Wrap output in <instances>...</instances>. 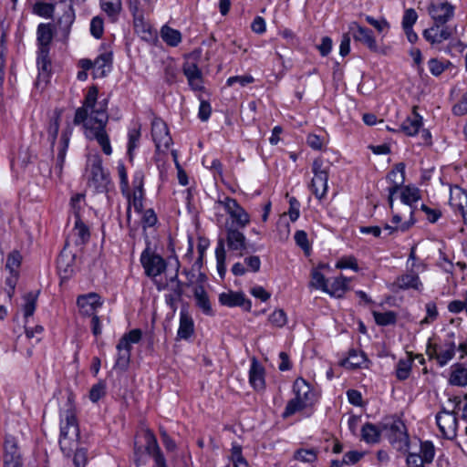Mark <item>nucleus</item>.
Segmentation results:
<instances>
[{
  "mask_svg": "<svg viewBox=\"0 0 467 467\" xmlns=\"http://www.w3.org/2000/svg\"><path fill=\"white\" fill-rule=\"evenodd\" d=\"M121 0H100L101 9L110 17H114L121 11Z\"/></svg>",
  "mask_w": 467,
  "mask_h": 467,
  "instance_id": "41",
  "label": "nucleus"
},
{
  "mask_svg": "<svg viewBox=\"0 0 467 467\" xmlns=\"http://www.w3.org/2000/svg\"><path fill=\"white\" fill-rule=\"evenodd\" d=\"M252 82H254V78L250 75L234 76L227 79V85L229 87H232L236 83H238L242 87H244Z\"/></svg>",
  "mask_w": 467,
  "mask_h": 467,
  "instance_id": "60",
  "label": "nucleus"
},
{
  "mask_svg": "<svg viewBox=\"0 0 467 467\" xmlns=\"http://www.w3.org/2000/svg\"><path fill=\"white\" fill-rule=\"evenodd\" d=\"M450 202L452 206L457 207L464 223H467V191L457 187L456 191L451 192Z\"/></svg>",
  "mask_w": 467,
  "mask_h": 467,
  "instance_id": "23",
  "label": "nucleus"
},
{
  "mask_svg": "<svg viewBox=\"0 0 467 467\" xmlns=\"http://www.w3.org/2000/svg\"><path fill=\"white\" fill-rule=\"evenodd\" d=\"M140 263L149 277L161 275L167 267L165 260L148 245L140 254Z\"/></svg>",
  "mask_w": 467,
  "mask_h": 467,
  "instance_id": "9",
  "label": "nucleus"
},
{
  "mask_svg": "<svg viewBox=\"0 0 467 467\" xmlns=\"http://www.w3.org/2000/svg\"><path fill=\"white\" fill-rule=\"evenodd\" d=\"M375 322L379 326H389L394 325L397 322V314L394 311L387 312H373Z\"/></svg>",
  "mask_w": 467,
  "mask_h": 467,
  "instance_id": "40",
  "label": "nucleus"
},
{
  "mask_svg": "<svg viewBox=\"0 0 467 467\" xmlns=\"http://www.w3.org/2000/svg\"><path fill=\"white\" fill-rule=\"evenodd\" d=\"M418 18V15L413 8H409L405 11L403 18H402V26L403 27H412L416 23Z\"/></svg>",
  "mask_w": 467,
  "mask_h": 467,
  "instance_id": "62",
  "label": "nucleus"
},
{
  "mask_svg": "<svg viewBox=\"0 0 467 467\" xmlns=\"http://www.w3.org/2000/svg\"><path fill=\"white\" fill-rule=\"evenodd\" d=\"M74 458L73 462L75 467H85L88 458H87V451L85 449H78V447L74 450Z\"/></svg>",
  "mask_w": 467,
  "mask_h": 467,
  "instance_id": "61",
  "label": "nucleus"
},
{
  "mask_svg": "<svg viewBox=\"0 0 467 467\" xmlns=\"http://www.w3.org/2000/svg\"><path fill=\"white\" fill-rule=\"evenodd\" d=\"M295 398L290 400L283 412V417L287 418L296 412L312 406L317 401V395L311 386L302 378L295 380L293 385Z\"/></svg>",
  "mask_w": 467,
  "mask_h": 467,
  "instance_id": "4",
  "label": "nucleus"
},
{
  "mask_svg": "<svg viewBox=\"0 0 467 467\" xmlns=\"http://www.w3.org/2000/svg\"><path fill=\"white\" fill-rule=\"evenodd\" d=\"M99 90L96 86L88 88L82 107L77 109L74 124H83L87 137L96 139L106 155L112 153L109 136L105 127L109 120L108 99L98 100Z\"/></svg>",
  "mask_w": 467,
  "mask_h": 467,
  "instance_id": "1",
  "label": "nucleus"
},
{
  "mask_svg": "<svg viewBox=\"0 0 467 467\" xmlns=\"http://www.w3.org/2000/svg\"><path fill=\"white\" fill-rule=\"evenodd\" d=\"M143 437L145 440V450L147 453L152 458L162 454V451L158 444L156 436L150 429L143 430Z\"/></svg>",
  "mask_w": 467,
  "mask_h": 467,
  "instance_id": "29",
  "label": "nucleus"
},
{
  "mask_svg": "<svg viewBox=\"0 0 467 467\" xmlns=\"http://www.w3.org/2000/svg\"><path fill=\"white\" fill-rule=\"evenodd\" d=\"M63 16L58 18L57 26L64 37H67L70 27L75 20V13L71 5H67Z\"/></svg>",
  "mask_w": 467,
  "mask_h": 467,
  "instance_id": "30",
  "label": "nucleus"
},
{
  "mask_svg": "<svg viewBox=\"0 0 467 467\" xmlns=\"http://www.w3.org/2000/svg\"><path fill=\"white\" fill-rule=\"evenodd\" d=\"M226 244L230 250L239 252L243 254V251L246 249V238L244 234L233 225L226 223Z\"/></svg>",
  "mask_w": 467,
  "mask_h": 467,
  "instance_id": "17",
  "label": "nucleus"
},
{
  "mask_svg": "<svg viewBox=\"0 0 467 467\" xmlns=\"http://www.w3.org/2000/svg\"><path fill=\"white\" fill-rule=\"evenodd\" d=\"M436 423L444 438L452 440L456 437L458 420L453 410L442 408L436 415Z\"/></svg>",
  "mask_w": 467,
  "mask_h": 467,
  "instance_id": "11",
  "label": "nucleus"
},
{
  "mask_svg": "<svg viewBox=\"0 0 467 467\" xmlns=\"http://www.w3.org/2000/svg\"><path fill=\"white\" fill-rule=\"evenodd\" d=\"M311 285L316 288L323 290L324 292L328 291V282L324 275L318 270H314L312 272Z\"/></svg>",
  "mask_w": 467,
  "mask_h": 467,
  "instance_id": "49",
  "label": "nucleus"
},
{
  "mask_svg": "<svg viewBox=\"0 0 467 467\" xmlns=\"http://www.w3.org/2000/svg\"><path fill=\"white\" fill-rule=\"evenodd\" d=\"M193 320L185 309H182L180 314V326L177 337L180 339H188L193 333Z\"/></svg>",
  "mask_w": 467,
  "mask_h": 467,
  "instance_id": "22",
  "label": "nucleus"
},
{
  "mask_svg": "<svg viewBox=\"0 0 467 467\" xmlns=\"http://www.w3.org/2000/svg\"><path fill=\"white\" fill-rule=\"evenodd\" d=\"M268 320L273 326L283 327L287 322V317L283 309H277L269 316Z\"/></svg>",
  "mask_w": 467,
  "mask_h": 467,
  "instance_id": "51",
  "label": "nucleus"
},
{
  "mask_svg": "<svg viewBox=\"0 0 467 467\" xmlns=\"http://www.w3.org/2000/svg\"><path fill=\"white\" fill-rule=\"evenodd\" d=\"M295 459L303 462H313L317 459V451L314 449H300L295 452Z\"/></svg>",
  "mask_w": 467,
  "mask_h": 467,
  "instance_id": "50",
  "label": "nucleus"
},
{
  "mask_svg": "<svg viewBox=\"0 0 467 467\" xmlns=\"http://www.w3.org/2000/svg\"><path fill=\"white\" fill-rule=\"evenodd\" d=\"M349 280L343 275H339L335 277L334 280L328 284V293L329 295L336 297H342L348 289V284Z\"/></svg>",
  "mask_w": 467,
  "mask_h": 467,
  "instance_id": "31",
  "label": "nucleus"
},
{
  "mask_svg": "<svg viewBox=\"0 0 467 467\" xmlns=\"http://www.w3.org/2000/svg\"><path fill=\"white\" fill-rule=\"evenodd\" d=\"M215 256H216V262H217V270H218L220 276L223 278L226 272L225 241L223 238H220L218 240L217 247L215 249Z\"/></svg>",
  "mask_w": 467,
  "mask_h": 467,
  "instance_id": "33",
  "label": "nucleus"
},
{
  "mask_svg": "<svg viewBox=\"0 0 467 467\" xmlns=\"http://www.w3.org/2000/svg\"><path fill=\"white\" fill-rule=\"evenodd\" d=\"M387 179L390 181L392 186L389 188L400 189V187L404 182V165L402 163H399L396 167L389 172Z\"/></svg>",
  "mask_w": 467,
  "mask_h": 467,
  "instance_id": "39",
  "label": "nucleus"
},
{
  "mask_svg": "<svg viewBox=\"0 0 467 467\" xmlns=\"http://www.w3.org/2000/svg\"><path fill=\"white\" fill-rule=\"evenodd\" d=\"M79 428L76 412L71 404L65 411L60 421L59 446L62 452L69 457L78 445Z\"/></svg>",
  "mask_w": 467,
  "mask_h": 467,
  "instance_id": "3",
  "label": "nucleus"
},
{
  "mask_svg": "<svg viewBox=\"0 0 467 467\" xmlns=\"http://www.w3.org/2000/svg\"><path fill=\"white\" fill-rule=\"evenodd\" d=\"M151 136L158 151L167 150L172 142L166 123L160 119L151 123Z\"/></svg>",
  "mask_w": 467,
  "mask_h": 467,
  "instance_id": "12",
  "label": "nucleus"
},
{
  "mask_svg": "<svg viewBox=\"0 0 467 467\" xmlns=\"http://www.w3.org/2000/svg\"><path fill=\"white\" fill-rule=\"evenodd\" d=\"M133 23L138 33L150 34V26L145 23L142 14H134Z\"/></svg>",
  "mask_w": 467,
  "mask_h": 467,
  "instance_id": "57",
  "label": "nucleus"
},
{
  "mask_svg": "<svg viewBox=\"0 0 467 467\" xmlns=\"http://www.w3.org/2000/svg\"><path fill=\"white\" fill-rule=\"evenodd\" d=\"M24 299V316L26 318L31 317L36 310V296L29 293L25 296Z\"/></svg>",
  "mask_w": 467,
  "mask_h": 467,
  "instance_id": "53",
  "label": "nucleus"
},
{
  "mask_svg": "<svg viewBox=\"0 0 467 467\" xmlns=\"http://www.w3.org/2000/svg\"><path fill=\"white\" fill-rule=\"evenodd\" d=\"M428 13L433 24L446 25L454 16V6L449 2L431 3L428 7Z\"/></svg>",
  "mask_w": 467,
  "mask_h": 467,
  "instance_id": "13",
  "label": "nucleus"
},
{
  "mask_svg": "<svg viewBox=\"0 0 467 467\" xmlns=\"http://www.w3.org/2000/svg\"><path fill=\"white\" fill-rule=\"evenodd\" d=\"M55 5L49 3L37 2L34 5V13L45 18H52Z\"/></svg>",
  "mask_w": 467,
  "mask_h": 467,
  "instance_id": "44",
  "label": "nucleus"
},
{
  "mask_svg": "<svg viewBox=\"0 0 467 467\" xmlns=\"http://www.w3.org/2000/svg\"><path fill=\"white\" fill-rule=\"evenodd\" d=\"M104 32V22L99 16H95L90 22V33L96 38H100Z\"/></svg>",
  "mask_w": 467,
  "mask_h": 467,
  "instance_id": "55",
  "label": "nucleus"
},
{
  "mask_svg": "<svg viewBox=\"0 0 467 467\" xmlns=\"http://www.w3.org/2000/svg\"><path fill=\"white\" fill-rule=\"evenodd\" d=\"M178 269L179 263L177 262V268L173 275L170 276L165 282H156V287L159 291L169 290V293L165 296V302L173 311L177 309V304L182 299L184 285L178 279Z\"/></svg>",
  "mask_w": 467,
  "mask_h": 467,
  "instance_id": "6",
  "label": "nucleus"
},
{
  "mask_svg": "<svg viewBox=\"0 0 467 467\" xmlns=\"http://www.w3.org/2000/svg\"><path fill=\"white\" fill-rule=\"evenodd\" d=\"M217 203L229 214L233 220L231 225L234 227L235 225L236 228L244 229L250 223V215L235 199L226 196L219 199Z\"/></svg>",
  "mask_w": 467,
  "mask_h": 467,
  "instance_id": "7",
  "label": "nucleus"
},
{
  "mask_svg": "<svg viewBox=\"0 0 467 467\" xmlns=\"http://www.w3.org/2000/svg\"><path fill=\"white\" fill-rule=\"evenodd\" d=\"M106 393V385L103 382H99L92 386L89 391V399L93 402L99 401Z\"/></svg>",
  "mask_w": 467,
  "mask_h": 467,
  "instance_id": "56",
  "label": "nucleus"
},
{
  "mask_svg": "<svg viewBox=\"0 0 467 467\" xmlns=\"http://www.w3.org/2000/svg\"><path fill=\"white\" fill-rule=\"evenodd\" d=\"M77 304L84 315H93L94 310L101 306L99 296L95 293L80 296L78 297Z\"/></svg>",
  "mask_w": 467,
  "mask_h": 467,
  "instance_id": "20",
  "label": "nucleus"
},
{
  "mask_svg": "<svg viewBox=\"0 0 467 467\" xmlns=\"http://www.w3.org/2000/svg\"><path fill=\"white\" fill-rule=\"evenodd\" d=\"M426 313H427V316L425 317L424 319H422L420 321V325L429 324L437 318L438 310H437L436 304L433 302H429L426 305Z\"/></svg>",
  "mask_w": 467,
  "mask_h": 467,
  "instance_id": "58",
  "label": "nucleus"
},
{
  "mask_svg": "<svg viewBox=\"0 0 467 467\" xmlns=\"http://www.w3.org/2000/svg\"><path fill=\"white\" fill-rule=\"evenodd\" d=\"M418 454L426 464L432 462L435 455V449L432 442L429 441H421L420 453Z\"/></svg>",
  "mask_w": 467,
  "mask_h": 467,
  "instance_id": "43",
  "label": "nucleus"
},
{
  "mask_svg": "<svg viewBox=\"0 0 467 467\" xmlns=\"http://www.w3.org/2000/svg\"><path fill=\"white\" fill-rule=\"evenodd\" d=\"M4 449V467H23L22 455L15 438L6 437Z\"/></svg>",
  "mask_w": 467,
  "mask_h": 467,
  "instance_id": "14",
  "label": "nucleus"
},
{
  "mask_svg": "<svg viewBox=\"0 0 467 467\" xmlns=\"http://www.w3.org/2000/svg\"><path fill=\"white\" fill-rule=\"evenodd\" d=\"M411 369L410 359H400L397 364L396 375L400 380H404L409 378Z\"/></svg>",
  "mask_w": 467,
  "mask_h": 467,
  "instance_id": "47",
  "label": "nucleus"
},
{
  "mask_svg": "<svg viewBox=\"0 0 467 467\" xmlns=\"http://www.w3.org/2000/svg\"><path fill=\"white\" fill-rule=\"evenodd\" d=\"M219 302L223 306L228 307L242 306L246 311H250L252 307L251 301L245 298L243 292H224L219 295Z\"/></svg>",
  "mask_w": 467,
  "mask_h": 467,
  "instance_id": "18",
  "label": "nucleus"
},
{
  "mask_svg": "<svg viewBox=\"0 0 467 467\" xmlns=\"http://www.w3.org/2000/svg\"><path fill=\"white\" fill-rule=\"evenodd\" d=\"M21 264V256L18 253H12L8 255L5 267L9 269L10 274L16 273V269Z\"/></svg>",
  "mask_w": 467,
  "mask_h": 467,
  "instance_id": "59",
  "label": "nucleus"
},
{
  "mask_svg": "<svg viewBox=\"0 0 467 467\" xmlns=\"http://www.w3.org/2000/svg\"><path fill=\"white\" fill-rule=\"evenodd\" d=\"M73 258H68L65 254L61 253L57 258V265L60 275L64 278H67L73 272L71 262Z\"/></svg>",
  "mask_w": 467,
  "mask_h": 467,
  "instance_id": "42",
  "label": "nucleus"
},
{
  "mask_svg": "<svg viewBox=\"0 0 467 467\" xmlns=\"http://www.w3.org/2000/svg\"><path fill=\"white\" fill-rule=\"evenodd\" d=\"M87 169L89 172V185H92L97 191H104L109 182V177L103 170L100 157L99 155L92 156L88 160Z\"/></svg>",
  "mask_w": 467,
  "mask_h": 467,
  "instance_id": "10",
  "label": "nucleus"
},
{
  "mask_svg": "<svg viewBox=\"0 0 467 467\" xmlns=\"http://www.w3.org/2000/svg\"><path fill=\"white\" fill-rule=\"evenodd\" d=\"M366 361V356L363 352L355 349L349 351L348 357L342 361V365L348 368H359Z\"/></svg>",
  "mask_w": 467,
  "mask_h": 467,
  "instance_id": "38",
  "label": "nucleus"
},
{
  "mask_svg": "<svg viewBox=\"0 0 467 467\" xmlns=\"http://www.w3.org/2000/svg\"><path fill=\"white\" fill-rule=\"evenodd\" d=\"M194 298L196 305L202 310L206 315L212 314V306L206 291L202 285H197L193 290Z\"/></svg>",
  "mask_w": 467,
  "mask_h": 467,
  "instance_id": "32",
  "label": "nucleus"
},
{
  "mask_svg": "<svg viewBox=\"0 0 467 467\" xmlns=\"http://www.w3.org/2000/svg\"><path fill=\"white\" fill-rule=\"evenodd\" d=\"M417 107L413 108L411 116H409L401 124L400 130L408 136L416 135L422 126V118L416 112Z\"/></svg>",
  "mask_w": 467,
  "mask_h": 467,
  "instance_id": "21",
  "label": "nucleus"
},
{
  "mask_svg": "<svg viewBox=\"0 0 467 467\" xmlns=\"http://www.w3.org/2000/svg\"><path fill=\"white\" fill-rule=\"evenodd\" d=\"M428 65L430 71L434 76H440L446 68V65L436 58L429 60Z\"/></svg>",
  "mask_w": 467,
  "mask_h": 467,
  "instance_id": "63",
  "label": "nucleus"
},
{
  "mask_svg": "<svg viewBox=\"0 0 467 467\" xmlns=\"http://www.w3.org/2000/svg\"><path fill=\"white\" fill-rule=\"evenodd\" d=\"M141 338V331L140 329H133L125 334L119 341V343L126 342L125 347L131 349V344L138 343Z\"/></svg>",
  "mask_w": 467,
  "mask_h": 467,
  "instance_id": "54",
  "label": "nucleus"
},
{
  "mask_svg": "<svg viewBox=\"0 0 467 467\" xmlns=\"http://www.w3.org/2000/svg\"><path fill=\"white\" fill-rule=\"evenodd\" d=\"M73 231L75 235H77L79 238L81 243H85L89 237L88 229L80 218H76L75 227Z\"/></svg>",
  "mask_w": 467,
  "mask_h": 467,
  "instance_id": "52",
  "label": "nucleus"
},
{
  "mask_svg": "<svg viewBox=\"0 0 467 467\" xmlns=\"http://www.w3.org/2000/svg\"><path fill=\"white\" fill-rule=\"evenodd\" d=\"M453 33V29L445 25L433 24L432 26L423 31L424 38L431 44H440L448 40Z\"/></svg>",
  "mask_w": 467,
  "mask_h": 467,
  "instance_id": "16",
  "label": "nucleus"
},
{
  "mask_svg": "<svg viewBox=\"0 0 467 467\" xmlns=\"http://www.w3.org/2000/svg\"><path fill=\"white\" fill-rule=\"evenodd\" d=\"M382 435L398 450L405 451L409 447V435L405 424L398 419H389L381 422Z\"/></svg>",
  "mask_w": 467,
  "mask_h": 467,
  "instance_id": "5",
  "label": "nucleus"
},
{
  "mask_svg": "<svg viewBox=\"0 0 467 467\" xmlns=\"http://www.w3.org/2000/svg\"><path fill=\"white\" fill-rule=\"evenodd\" d=\"M400 199L403 203L411 205L420 199L419 190L411 187H405L401 192Z\"/></svg>",
  "mask_w": 467,
  "mask_h": 467,
  "instance_id": "46",
  "label": "nucleus"
},
{
  "mask_svg": "<svg viewBox=\"0 0 467 467\" xmlns=\"http://www.w3.org/2000/svg\"><path fill=\"white\" fill-rule=\"evenodd\" d=\"M162 40L171 47L178 46L182 41L180 31L173 29L168 26H162L161 30Z\"/></svg>",
  "mask_w": 467,
  "mask_h": 467,
  "instance_id": "35",
  "label": "nucleus"
},
{
  "mask_svg": "<svg viewBox=\"0 0 467 467\" xmlns=\"http://www.w3.org/2000/svg\"><path fill=\"white\" fill-rule=\"evenodd\" d=\"M112 61V55L110 52H104L99 55L94 61V77L102 78L106 75V67L109 68Z\"/></svg>",
  "mask_w": 467,
  "mask_h": 467,
  "instance_id": "27",
  "label": "nucleus"
},
{
  "mask_svg": "<svg viewBox=\"0 0 467 467\" xmlns=\"http://www.w3.org/2000/svg\"><path fill=\"white\" fill-rule=\"evenodd\" d=\"M68 142H69V136L65 131L61 134V138H60L61 146H60L58 153H57V164L55 167V169L57 170V172L59 174L62 172V170H63V165L65 163V158H66V153H67V150L68 147Z\"/></svg>",
  "mask_w": 467,
  "mask_h": 467,
  "instance_id": "37",
  "label": "nucleus"
},
{
  "mask_svg": "<svg viewBox=\"0 0 467 467\" xmlns=\"http://www.w3.org/2000/svg\"><path fill=\"white\" fill-rule=\"evenodd\" d=\"M449 383L452 386H467V363H455L451 367Z\"/></svg>",
  "mask_w": 467,
  "mask_h": 467,
  "instance_id": "19",
  "label": "nucleus"
},
{
  "mask_svg": "<svg viewBox=\"0 0 467 467\" xmlns=\"http://www.w3.org/2000/svg\"><path fill=\"white\" fill-rule=\"evenodd\" d=\"M61 118V112L59 110H55L52 118L49 120L48 126H47V136L48 140L53 147L59 130V122Z\"/></svg>",
  "mask_w": 467,
  "mask_h": 467,
  "instance_id": "36",
  "label": "nucleus"
},
{
  "mask_svg": "<svg viewBox=\"0 0 467 467\" xmlns=\"http://www.w3.org/2000/svg\"><path fill=\"white\" fill-rule=\"evenodd\" d=\"M231 460L234 467H245L246 460L242 455V446L236 442L232 444Z\"/></svg>",
  "mask_w": 467,
  "mask_h": 467,
  "instance_id": "45",
  "label": "nucleus"
},
{
  "mask_svg": "<svg viewBox=\"0 0 467 467\" xmlns=\"http://www.w3.org/2000/svg\"><path fill=\"white\" fill-rule=\"evenodd\" d=\"M406 464L408 467H425L426 463L418 453L409 452L406 458Z\"/></svg>",
  "mask_w": 467,
  "mask_h": 467,
  "instance_id": "64",
  "label": "nucleus"
},
{
  "mask_svg": "<svg viewBox=\"0 0 467 467\" xmlns=\"http://www.w3.org/2000/svg\"><path fill=\"white\" fill-rule=\"evenodd\" d=\"M126 342L118 343V358L115 363L114 368L116 369H119L121 371L127 370L130 361V348L125 347Z\"/></svg>",
  "mask_w": 467,
  "mask_h": 467,
  "instance_id": "28",
  "label": "nucleus"
},
{
  "mask_svg": "<svg viewBox=\"0 0 467 467\" xmlns=\"http://www.w3.org/2000/svg\"><path fill=\"white\" fill-rule=\"evenodd\" d=\"M140 137V129H132L129 131L128 155L130 160L133 158V150L137 148Z\"/></svg>",
  "mask_w": 467,
  "mask_h": 467,
  "instance_id": "48",
  "label": "nucleus"
},
{
  "mask_svg": "<svg viewBox=\"0 0 467 467\" xmlns=\"http://www.w3.org/2000/svg\"><path fill=\"white\" fill-rule=\"evenodd\" d=\"M349 31L356 41H359L366 45L371 51H377L378 46L372 31L367 27L361 26L357 22L349 25Z\"/></svg>",
  "mask_w": 467,
  "mask_h": 467,
  "instance_id": "15",
  "label": "nucleus"
},
{
  "mask_svg": "<svg viewBox=\"0 0 467 467\" xmlns=\"http://www.w3.org/2000/svg\"><path fill=\"white\" fill-rule=\"evenodd\" d=\"M455 355V344L451 342L443 346H440L437 353V362L442 367L445 366Z\"/></svg>",
  "mask_w": 467,
  "mask_h": 467,
  "instance_id": "34",
  "label": "nucleus"
},
{
  "mask_svg": "<svg viewBox=\"0 0 467 467\" xmlns=\"http://www.w3.org/2000/svg\"><path fill=\"white\" fill-rule=\"evenodd\" d=\"M395 284L400 289L413 288L415 290H420L422 286L418 275L413 272L399 276Z\"/></svg>",
  "mask_w": 467,
  "mask_h": 467,
  "instance_id": "26",
  "label": "nucleus"
},
{
  "mask_svg": "<svg viewBox=\"0 0 467 467\" xmlns=\"http://www.w3.org/2000/svg\"><path fill=\"white\" fill-rule=\"evenodd\" d=\"M381 435V422L379 425L367 422L362 426L361 436L367 443H378Z\"/></svg>",
  "mask_w": 467,
  "mask_h": 467,
  "instance_id": "25",
  "label": "nucleus"
},
{
  "mask_svg": "<svg viewBox=\"0 0 467 467\" xmlns=\"http://www.w3.org/2000/svg\"><path fill=\"white\" fill-rule=\"evenodd\" d=\"M53 37L54 28L52 24L41 23L38 25L36 29V65L38 68V76L36 82V86H40L41 83L47 84L49 80L52 70V62L49 52Z\"/></svg>",
  "mask_w": 467,
  "mask_h": 467,
  "instance_id": "2",
  "label": "nucleus"
},
{
  "mask_svg": "<svg viewBox=\"0 0 467 467\" xmlns=\"http://www.w3.org/2000/svg\"><path fill=\"white\" fill-rule=\"evenodd\" d=\"M249 380L255 389L265 388V371L264 368L254 359L249 370Z\"/></svg>",
  "mask_w": 467,
  "mask_h": 467,
  "instance_id": "24",
  "label": "nucleus"
},
{
  "mask_svg": "<svg viewBox=\"0 0 467 467\" xmlns=\"http://www.w3.org/2000/svg\"><path fill=\"white\" fill-rule=\"evenodd\" d=\"M314 177L311 181L310 190L312 193L321 200L327 192L328 169L324 166L321 159H316L312 164Z\"/></svg>",
  "mask_w": 467,
  "mask_h": 467,
  "instance_id": "8",
  "label": "nucleus"
}]
</instances>
